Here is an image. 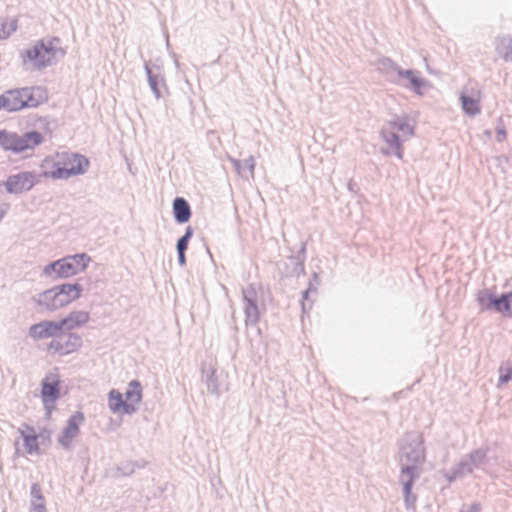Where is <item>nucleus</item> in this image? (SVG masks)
<instances>
[{
  "label": "nucleus",
  "instance_id": "22",
  "mask_svg": "<svg viewBox=\"0 0 512 512\" xmlns=\"http://www.w3.org/2000/svg\"><path fill=\"white\" fill-rule=\"evenodd\" d=\"M30 497L29 512H47L46 500L42 493L41 485L38 482L31 484Z\"/></svg>",
  "mask_w": 512,
  "mask_h": 512
},
{
  "label": "nucleus",
  "instance_id": "7",
  "mask_svg": "<svg viewBox=\"0 0 512 512\" xmlns=\"http://www.w3.org/2000/svg\"><path fill=\"white\" fill-rule=\"evenodd\" d=\"M242 293L245 323L247 326H255L261 318V311L258 304V293L253 284H250L244 288Z\"/></svg>",
  "mask_w": 512,
  "mask_h": 512
},
{
  "label": "nucleus",
  "instance_id": "49",
  "mask_svg": "<svg viewBox=\"0 0 512 512\" xmlns=\"http://www.w3.org/2000/svg\"><path fill=\"white\" fill-rule=\"evenodd\" d=\"M309 282H311V283H312V287H315V286H314L315 284H319V283H320V277H319V275H318L317 273H315V272H314V273L312 274V277H311V279H310V281H309Z\"/></svg>",
  "mask_w": 512,
  "mask_h": 512
},
{
  "label": "nucleus",
  "instance_id": "30",
  "mask_svg": "<svg viewBox=\"0 0 512 512\" xmlns=\"http://www.w3.org/2000/svg\"><path fill=\"white\" fill-rule=\"evenodd\" d=\"M460 101L462 105V110L464 113L470 117H474L481 112L479 100L475 99L472 96H468L465 94L460 95Z\"/></svg>",
  "mask_w": 512,
  "mask_h": 512
},
{
  "label": "nucleus",
  "instance_id": "19",
  "mask_svg": "<svg viewBox=\"0 0 512 512\" xmlns=\"http://www.w3.org/2000/svg\"><path fill=\"white\" fill-rule=\"evenodd\" d=\"M89 319L90 314L87 311H72L66 317L59 320V325L61 326L62 331H71L85 325Z\"/></svg>",
  "mask_w": 512,
  "mask_h": 512
},
{
  "label": "nucleus",
  "instance_id": "26",
  "mask_svg": "<svg viewBox=\"0 0 512 512\" xmlns=\"http://www.w3.org/2000/svg\"><path fill=\"white\" fill-rule=\"evenodd\" d=\"M496 299L497 295L489 289L480 290L476 295V301L481 311H495Z\"/></svg>",
  "mask_w": 512,
  "mask_h": 512
},
{
  "label": "nucleus",
  "instance_id": "31",
  "mask_svg": "<svg viewBox=\"0 0 512 512\" xmlns=\"http://www.w3.org/2000/svg\"><path fill=\"white\" fill-rule=\"evenodd\" d=\"M123 396H125V400L129 403H133L135 406L139 404L142 401V385L140 381L132 380Z\"/></svg>",
  "mask_w": 512,
  "mask_h": 512
},
{
  "label": "nucleus",
  "instance_id": "5",
  "mask_svg": "<svg viewBox=\"0 0 512 512\" xmlns=\"http://www.w3.org/2000/svg\"><path fill=\"white\" fill-rule=\"evenodd\" d=\"M489 447H481L470 451L465 458L456 464L457 476H467L476 469H483L488 463Z\"/></svg>",
  "mask_w": 512,
  "mask_h": 512
},
{
  "label": "nucleus",
  "instance_id": "28",
  "mask_svg": "<svg viewBox=\"0 0 512 512\" xmlns=\"http://www.w3.org/2000/svg\"><path fill=\"white\" fill-rule=\"evenodd\" d=\"M495 312L504 317H512V291L497 296Z\"/></svg>",
  "mask_w": 512,
  "mask_h": 512
},
{
  "label": "nucleus",
  "instance_id": "29",
  "mask_svg": "<svg viewBox=\"0 0 512 512\" xmlns=\"http://www.w3.org/2000/svg\"><path fill=\"white\" fill-rule=\"evenodd\" d=\"M59 287L60 292L65 295L66 301L69 304L79 299L83 292V286L79 283H63Z\"/></svg>",
  "mask_w": 512,
  "mask_h": 512
},
{
  "label": "nucleus",
  "instance_id": "8",
  "mask_svg": "<svg viewBox=\"0 0 512 512\" xmlns=\"http://www.w3.org/2000/svg\"><path fill=\"white\" fill-rule=\"evenodd\" d=\"M82 346V337L77 333L59 332L58 336L48 344V350L60 355H67L77 351Z\"/></svg>",
  "mask_w": 512,
  "mask_h": 512
},
{
  "label": "nucleus",
  "instance_id": "44",
  "mask_svg": "<svg viewBox=\"0 0 512 512\" xmlns=\"http://www.w3.org/2000/svg\"><path fill=\"white\" fill-rule=\"evenodd\" d=\"M465 476H457V473H456V465L454 467L451 468L449 474L447 475V480L452 483L454 482L455 480L457 479H462L464 478Z\"/></svg>",
  "mask_w": 512,
  "mask_h": 512
},
{
  "label": "nucleus",
  "instance_id": "18",
  "mask_svg": "<svg viewBox=\"0 0 512 512\" xmlns=\"http://www.w3.org/2000/svg\"><path fill=\"white\" fill-rule=\"evenodd\" d=\"M108 397L109 408L113 413L123 412L124 414L131 415L137 411V407L125 400L123 394L116 389H112Z\"/></svg>",
  "mask_w": 512,
  "mask_h": 512
},
{
  "label": "nucleus",
  "instance_id": "21",
  "mask_svg": "<svg viewBox=\"0 0 512 512\" xmlns=\"http://www.w3.org/2000/svg\"><path fill=\"white\" fill-rule=\"evenodd\" d=\"M5 104V111L16 112L24 109L23 96L20 88L11 89L2 94Z\"/></svg>",
  "mask_w": 512,
  "mask_h": 512
},
{
  "label": "nucleus",
  "instance_id": "12",
  "mask_svg": "<svg viewBox=\"0 0 512 512\" xmlns=\"http://www.w3.org/2000/svg\"><path fill=\"white\" fill-rule=\"evenodd\" d=\"M37 305L45 307L49 311H55L69 305L66 301L65 295L60 292L59 285L39 294L38 299L35 300Z\"/></svg>",
  "mask_w": 512,
  "mask_h": 512
},
{
  "label": "nucleus",
  "instance_id": "38",
  "mask_svg": "<svg viewBox=\"0 0 512 512\" xmlns=\"http://www.w3.org/2000/svg\"><path fill=\"white\" fill-rule=\"evenodd\" d=\"M66 257L72 259L75 258V260L72 261V264L73 266H76L78 274L83 272L91 261V257L86 253H77Z\"/></svg>",
  "mask_w": 512,
  "mask_h": 512
},
{
  "label": "nucleus",
  "instance_id": "34",
  "mask_svg": "<svg viewBox=\"0 0 512 512\" xmlns=\"http://www.w3.org/2000/svg\"><path fill=\"white\" fill-rule=\"evenodd\" d=\"M21 438L24 441V447L28 454H39V440L36 437V434H24L21 432Z\"/></svg>",
  "mask_w": 512,
  "mask_h": 512
},
{
  "label": "nucleus",
  "instance_id": "10",
  "mask_svg": "<svg viewBox=\"0 0 512 512\" xmlns=\"http://www.w3.org/2000/svg\"><path fill=\"white\" fill-rule=\"evenodd\" d=\"M75 258L63 257L56 261H53L44 267V274L54 279H66L77 275L76 266H73L72 261Z\"/></svg>",
  "mask_w": 512,
  "mask_h": 512
},
{
  "label": "nucleus",
  "instance_id": "53",
  "mask_svg": "<svg viewBox=\"0 0 512 512\" xmlns=\"http://www.w3.org/2000/svg\"><path fill=\"white\" fill-rule=\"evenodd\" d=\"M459 512H466L465 508H461Z\"/></svg>",
  "mask_w": 512,
  "mask_h": 512
},
{
  "label": "nucleus",
  "instance_id": "40",
  "mask_svg": "<svg viewBox=\"0 0 512 512\" xmlns=\"http://www.w3.org/2000/svg\"><path fill=\"white\" fill-rule=\"evenodd\" d=\"M316 292H317L316 287H312V283L309 282L308 287L302 292L301 306H302L303 313L308 312L312 308V302L308 303L309 296L311 293L316 294Z\"/></svg>",
  "mask_w": 512,
  "mask_h": 512
},
{
  "label": "nucleus",
  "instance_id": "14",
  "mask_svg": "<svg viewBox=\"0 0 512 512\" xmlns=\"http://www.w3.org/2000/svg\"><path fill=\"white\" fill-rule=\"evenodd\" d=\"M306 242L300 243V248L296 254H292L287 258L286 262V275L289 277H299L305 274V260H306Z\"/></svg>",
  "mask_w": 512,
  "mask_h": 512
},
{
  "label": "nucleus",
  "instance_id": "33",
  "mask_svg": "<svg viewBox=\"0 0 512 512\" xmlns=\"http://www.w3.org/2000/svg\"><path fill=\"white\" fill-rule=\"evenodd\" d=\"M497 51L506 62L512 61V38L503 37L497 46Z\"/></svg>",
  "mask_w": 512,
  "mask_h": 512
},
{
  "label": "nucleus",
  "instance_id": "36",
  "mask_svg": "<svg viewBox=\"0 0 512 512\" xmlns=\"http://www.w3.org/2000/svg\"><path fill=\"white\" fill-rule=\"evenodd\" d=\"M378 64L379 70L386 73L387 75L396 73L398 76L399 70H401V67L389 57H382L379 59Z\"/></svg>",
  "mask_w": 512,
  "mask_h": 512
},
{
  "label": "nucleus",
  "instance_id": "23",
  "mask_svg": "<svg viewBox=\"0 0 512 512\" xmlns=\"http://www.w3.org/2000/svg\"><path fill=\"white\" fill-rule=\"evenodd\" d=\"M392 131L397 130L405 135L413 136L414 127L410 124V118L407 114L395 116L393 119L387 122V126Z\"/></svg>",
  "mask_w": 512,
  "mask_h": 512
},
{
  "label": "nucleus",
  "instance_id": "51",
  "mask_svg": "<svg viewBox=\"0 0 512 512\" xmlns=\"http://www.w3.org/2000/svg\"><path fill=\"white\" fill-rule=\"evenodd\" d=\"M2 109L5 110V104L2 95H0V110Z\"/></svg>",
  "mask_w": 512,
  "mask_h": 512
},
{
  "label": "nucleus",
  "instance_id": "32",
  "mask_svg": "<svg viewBox=\"0 0 512 512\" xmlns=\"http://www.w3.org/2000/svg\"><path fill=\"white\" fill-rule=\"evenodd\" d=\"M145 465V461H122L117 465V472L122 476H130L134 473L136 468H144Z\"/></svg>",
  "mask_w": 512,
  "mask_h": 512
},
{
  "label": "nucleus",
  "instance_id": "27",
  "mask_svg": "<svg viewBox=\"0 0 512 512\" xmlns=\"http://www.w3.org/2000/svg\"><path fill=\"white\" fill-rule=\"evenodd\" d=\"M147 74L149 86L157 99L162 97L160 84H164V78L159 73H154L148 62L144 65Z\"/></svg>",
  "mask_w": 512,
  "mask_h": 512
},
{
  "label": "nucleus",
  "instance_id": "16",
  "mask_svg": "<svg viewBox=\"0 0 512 512\" xmlns=\"http://www.w3.org/2000/svg\"><path fill=\"white\" fill-rule=\"evenodd\" d=\"M380 136L382 140L388 145V147L392 150L389 151L388 149L382 150V153L385 155L393 154L398 159L403 158V144L401 141L400 136L389 129L388 127H383L380 131Z\"/></svg>",
  "mask_w": 512,
  "mask_h": 512
},
{
  "label": "nucleus",
  "instance_id": "43",
  "mask_svg": "<svg viewBox=\"0 0 512 512\" xmlns=\"http://www.w3.org/2000/svg\"><path fill=\"white\" fill-rule=\"evenodd\" d=\"M19 434L21 435V432L24 434H36V431L33 426L23 423L22 426L18 429Z\"/></svg>",
  "mask_w": 512,
  "mask_h": 512
},
{
  "label": "nucleus",
  "instance_id": "35",
  "mask_svg": "<svg viewBox=\"0 0 512 512\" xmlns=\"http://www.w3.org/2000/svg\"><path fill=\"white\" fill-rule=\"evenodd\" d=\"M17 29L16 19L0 18V40L8 38Z\"/></svg>",
  "mask_w": 512,
  "mask_h": 512
},
{
  "label": "nucleus",
  "instance_id": "47",
  "mask_svg": "<svg viewBox=\"0 0 512 512\" xmlns=\"http://www.w3.org/2000/svg\"><path fill=\"white\" fill-rule=\"evenodd\" d=\"M466 512H481V505L477 502L470 504L466 509Z\"/></svg>",
  "mask_w": 512,
  "mask_h": 512
},
{
  "label": "nucleus",
  "instance_id": "20",
  "mask_svg": "<svg viewBox=\"0 0 512 512\" xmlns=\"http://www.w3.org/2000/svg\"><path fill=\"white\" fill-rule=\"evenodd\" d=\"M173 215L178 224L187 223L192 215L191 207L183 197H176L173 200Z\"/></svg>",
  "mask_w": 512,
  "mask_h": 512
},
{
  "label": "nucleus",
  "instance_id": "2",
  "mask_svg": "<svg viewBox=\"0 0 512 512\" xmlns=\"http://www.w3.org/2000/svg\"><path fill=\"white\" fill-rule=\"evenodd\" d=\"M60 42L58 37L36 41L31 48L25 50L24 61L28 60L36 70L56 64L58 58L65 55L64 49L60 47Z\"/></svg>",
  "mask_w": 512,
  "mask_h": 512
},
{
  "label": "nucleus",
  "instance_id": "3",
  "mask_svg": "<svg viewBox=\"0 0 512 512\" xmlns=\"http://www.w3.org/2000/svg\"><path fill=\"white\" fill-rule=\"evenodd\" d=\"M89 167V160L78 153H65L61 160L54 163V169L44 172L43 176L52 179H68L72 176L83 175Z\"/></svg>",
  "mask_w": 512,
  "mask_h": 512
},
{
  "label": "nucleus",
  "instance_id": "15",
  "mask_svg": "<svg viewBox=\"0 0 512 512\" xmlns=\"http://www.w3.org/2000/svg\"><path fill=\"white\" fill-rule=\"evenodd\" d=\"M420 477L421 476H413V475H406V476L399 475V477H398L399 483L402 485L404 505L407 510L415 511L417 495L414 494L412 490H413L415 482Z\"/></svg>",
  "mask_w": 512,
  "mask_h": 512
},
{
  "label": "nucleus",
  "instance_id": "45",
  "mask_svg": "<svg viewBox=\"0 0 512 512\" xmlns=\"http://www.w3.org/2000/svg\"><path fill=\"white\" fill-rule=\"evenodd\" d=\"M507 132L505 127L497 128L496 129V139L498 142H502L506 139Z\"/></svg>",
  "mask_w": 512,
  "mask_h": 512
},
{
  "label": "nucleus",
  "instance_id": "1",
  "mask_svg": "<svg viewBox=\"0 0 512 512\" xmlns=\"http://www.w3.org/2000/svg\"><path fill=\"white\" fill-rule=\"evenodd\" d=\"M397 461L399 475L421 476L426 461V446L422 433L411 431L405 433L398 441Z\"/></svg>",
  "mask_w": 512,
  "mask_h": 512
},
{
  "label": "nucleus",
  "instance_id": "42",
  "mask_svg": "<svg viewBox=\"0 0 512 512\" xmlns=\"http://www.w3.org/2000/svg\"><path fill=\"white\" fill-rule=\"evenodd\" d=\"M51 432L47 429H43L41 432L36 433V437L38 440L41 441L42 444L45 443V441L50 440Z\"/></svg>",
  "mask_w": 512,
  "mask_h": 512
},
{
  "label": "nucleus",
  "instance_id": "6",
  "mask_svg": "<svg viewBox=\"0 0 512 512\" xmlns=\"http://www.w3.org/2000/svg\"><path fill=\"white\" fill-rule=\"evenodd\" d=\"M39 178L40 175L34 171H24L10 175L4 186L10 194H22L31 190L39 182Z\"/></svg>",
  "mask_w": 512,
  "mask_h": 512
},
{
  "label": "nucleus",
  "instance_id": "25",
  "mask_svg": "<svg viewBox=\"0 0 512 512\" xmlns=\"http://www.w3.org/2000/svg\"><path fill=\"white\" fill-rule=\"evenodd\" d=\"M233 166L237 173L244 179L254 177L255 159L253 156H249L243 160H232Z\"/></svg>",
  "mask_w": 512,
  "mask_h": 512
},
{
  "label": "nucleus",
  "instance_id": "46",
  "mask_svg": "<svg viewBox=\"0 0 512 512\" xmlns=\"http://www.w3.org/2000/svg\"><path fill=\"white\" fill-rule=\"evenodd\" d=\"M185 252L186 251H177V255H178V264L181 266V267H184L186 265V255H185Z\"/></svg>",
  "mask_w": 512,
  "mask_h": 512
},
{
  "label": "nucleus",
  "instance_id": "39",
  "mask_svg": "<svg viewBox=\"0 0 512 512\" xmlns=\"http://www.w3.org/2000/svg\"><path fill=\"white\" fill-rule=\"evenodd\" d=\"M193 236V228L187 226L184 234L178 239L176 243L177 251H186L188 249L189 242Z\"/></svg>",
  "mask_w": 512,
  "mask_h": 512
},
{
  "label": "nucleus",
  "instance_id": "48",
  "mask_svg": "<svg viewBox=\"0 0 512 512\" xmlns=\"http://www.w3.org/2000/svg\"><path fill=\"white\" fill-rule=\"evenodd\" d=\"M8 210L9 204H3L0 206V221L4 218Z\"/></svg>",
  "mask_w": 512,
  "mask_h": 512
},
{
  "label": "nucleus",
  "instance_id": "11",
  "mask_svg": "<svg viewBox=\"0 0 512 512\" xmlns=\"http://www.w3.org/2000/svg\"><path fill=\"white\" fill-rule=\"evenodd\" d=\"M60 386L61 381L57 376L53 380L46 376L41 381V398L48 415L51 413V409L54 408L55 402L60 398Z\"/></svg>",
  "mask_w": 512,
  "mask_h": 512
},
{
  "label": "nucleus",
  "instance_id": "17",
  "mask_svg": "<svg viewBox=\"0 0 512 512\" xmlns=\"http://www.w3.org/2000/svg\"><path fill=\"white\" fill-rule=\"evenodd\" d=\"M23 96L24 108H34L48 99L47 91L40 86L20 88Z\"/></svg>",
  "mask_w": 512,
  "mask_h": 512
},
{
  "label": "nucleus",
  "instance_id": "9",
  "mask_svg": "<svg viewBox=\"0 0 512 512\" xmlns=\"http://www.w3.org/2000/svg\"><path fill=\"white\" fill-rule=\"evenodd\" d=\"M84 422V414L81 411H76L68 420L65 428L58 436V443L64 449H70L72 441L80 433V425Z\"/></svg>",
  "mask_w": 512,
  "mask_h": 512
},
{
  "label": "nucleus",
  "instance_id": "4",
  "mask_svg": "<svg viewBox=\"0 0 512 512\" xmlns=\"http://www.w3.org/2000/svg\"><path fill=\"white\" fill-rule=\"evenodd\" d=\"M43 142L42 134L37 130H30L22 135L0 130V147L6 151L21 153L33 150Z\"/></svg>",
  "mask_w": 512,
  "mask_h": 512
},
{
  "label": "nucleus",
  "instance_id": "52",
  "mask_svg": "<svg viewBox=\"0 0 512 512\" xmlns=\"http://www.w3.org/2000/svg\"><path fill=\"white\" fill-rule=\"evenodd\" d=\"M43 121H45V122H46V127H45V128H46V130L52 131V128H50V124H51V123L47 120V118L43 119Z\"/></svg>",
  "mask_w": 512,
  "mask_h": 512
},
{
  "label": "nucleus",
  "instance_id": "24",
  "mask_svg": "<svg viewBox=\"0 0 512 512\" xmlns=\"http://www.w3.org/2000/svg\"><path fill=\"white\" fill-rule=\"evenodd\" d=\"M419 72L415 70H404L401 68L399 70L398 77L403 80H407L412 88V90L417 93L421 94V89L426 85L425 79L418 76Z\"/></svg>",
  "mask_w": 512,
  "mask_h": 512
},
{
  "label": "nucleus",
  "instance_id": "13",
  "mask_svg": "<svg viewBox=\"0 0 512 512\" xmlns=\"http://www.w3.org/2000/svg\"><path fill=\"white\" fill-rule=\"evenodd\" d=\"M62 331L59 321L44 320L33 324L29 328V335L35 340L53 338L55 339Z\"/></svg>",
  "mask_w": 512,
  "mask_h": 512
},
{
  "label": "nucleus",
  "instance_id": "37",
  "mask_svg": "<svg viewBox=\"0 0 512 512\" xmlns=\"http://www.w3.org/2000/svg\"><path fill=\"white\" fill-rule=\"evenodd\" d=\"M206 385H207V389L208 391L219 397L221 392H220V387H219V381L216 377V371L214 369H209L207 371V374H206Z\"/></svg>",
  "mask_w": 512,
  "mask_h": 512
},
{
  "label": "nucleus",
  "instance_id": "41",
  "mask_svg": "<svg viewBox=\"0 0 512 512\" xmlns=\"http://www.w3.org/2000/svg\"><path fill=\"white\" fill-rule=\"evenodd\" d=\"M498 372L499 385L507 384L512 380V366L500 365Z\"/></svg>",
  "mask_w": 512,
  "mask_h": 512
},
{
  "label": "nucleus",
  "instance_id": "50",
  "mask_svg": "<svg viewBox=\"0 0 512 512\" xmlns=\"http://www.w3.org/2000/svg\"><path fill=\"white\" fill-rule=\"evenodd\" d=\"M355 187H356V183H354L352 180L349 181V183H348L349 191L354 192L355 191V189H354Z\"/></svg>",
  "mask_w": 512,
  "mask_h": 512
}]
</instances>
